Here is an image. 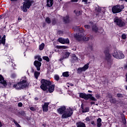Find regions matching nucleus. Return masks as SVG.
I'll return each mask as SVG.
<instances>
[{
  "instance_id": "1",
  "label": "nucleus",
  "mask_w": 127,
  "mask_h": 127,
  "mask_svg": "<svg viewBox=\"0 0 127 127\" xmlns=\"http://www.w3.org/2000/svg\"><path fill=\"white\" fill-rule=\"evenodd\" d=\"M74 37L77 41L80 42L83 39L84 41H88L89 39H94L93 36L86 37V35L84 34V29L81 28L79 30L78 33L74 34Z\"/></svg>"
},
{
  "instance_id": "2",
  "label": "nucleus",
  "mask_w": 127,
  "mask_h": 127,
  "mask_svg": "<svg viewBox=\"0 0 127 127\" xmlns=\"http://www.w3.org/2000/svg\"><path fill=\"white\" fill-rule=\"evenodd\" d=\"M29 84L27 80L25 79H20V81L17 83L16 84L13 85V88H15L16 90H22L25 89L27 87H28Z\"/></svg>"
},
{
  "instance_id": "3",
  "label": "nucleus",
  "mask_w": 127,
  "mask_h": 127,
  "mask_svg": "<svg viewBox=\"0 0 127 127\" xmlns=\"http://www.w3.org/2000/svg\"><path fill=\"white\" fill-rule=\"evenodd\" d=\"M104 53L105 55V60L107 61L108 65L109 66H112L113 64V60L112 59V55L110 54V48L109 47L106 48Z\"/></svg>"
},
{
  "instance_id": "4",
  "label": "nucleus",
  "mask_w": 127,
  "mask_h": 127,
  "mask_svg": "<svg viewBox=\"0 0 127 127\" xmlns=\"http://www.w3.org/2000/svg\"><path fill=\"white\" fill-rule=\"evenodd\" d=\"M41 85H40V88L44 91H47L48 87L52 85V83L50 80L45 79H42L41 80Z\"/></svg>"
},
{
  "instance_id": "5",
  "label": "nucleus",
  "mask_w": 127,
  "mask_h": 127,
  "mask_svg": "<svg viewBox=\"0 0 127 127\" xmlns=\"http://www.w3.org/2000/svg\"><path fill=\"white\" fill-rule=\"evenodd\" d=\"M79 98H81V99H84L85 101H88V100H89V101H94V102L97 101V99L94 97L93 95L90 93L87 94L85 93H80Z\"/></svg>"
},
{
  "instance_id": "6",
  "label": "nucleus",
  "mask_w": 127,
  "mask_h": 127,
  "mask_svg": "<svg viewBox=\"0 0 127 127\" xmlns=\"http://www.w3.org/2000/svg\"><path fill=\"white\" fill-rule=\"evenodd\" d=\"M32 2L33 1H30L29 0L24 1L23 5L20 6L21 9L23 10V12H27L28 9H29L31 5H32Z\"/></svg>"
},
{
  "instance_id": "7",
  "label": "nucleus",
  "mask_w": 127,
  "mask_h": 127,
  "mask_svg": "<svg viewBox=\"0 0 127 127\" xmlns=\"http://www.w3.org/2000/svg\"><path fill=\"white\" fill-rule=\"evenodd\" d=\"M73 115V110L71 108L66 109L65 112L62 115V119H68Z\"/></svg>"
},
{
  "instance_id": "8",
  "label": "nucleus",
  "mask_w": 127,
  "mask_h": 127,
  "mask_svg": "<svg viewBox=\"0 0 127 127\" xmlns=\"http://www.w3.org/2000/svg\"><path fill=\"white\" fill-rule=\"evenodd\" d=\"M112 55L113 57L116 58V59H118V60L124 59V58H125V55H124V53L121 51H114Z\"/></svg>"
},
{
  "instance_id": "9",
  "label": "nucleus",
  "mask_w": 127,
  "mask_h": 127,
  "mask_svg": "<svg viewBox=\"0 0 127 127\" xmlns=\"http://www.w3.org/2000/svg\"><path fill=\"white\" fill-rule=\"evenodd\" d=\"M114 22L115 23H116V25H118L119 27H124V26L126 25V23L118 17H116L114 19Z\"/></svg>"
},
{
  "instance_id": "10",
  "label": "nucleus",
  "mask_w": 127,
  "mask_h": 127,
  "mask_svg": "<svg viewBox=\"0 0 127 127\" xmlns=\"http://www.w3.org/2000/svg\"><path fill=\"white\" fill-rule=\"evenodd\" d=\"M112 10L113 13H120L123 10V8L120 5H117L112 7Z\"/></svg>"
},
{
  "instance_id": "11",
  "label": "nucleus",
  "mask_w": 127,
  "mask_h": 127,
  "mask_svg": "<svg viewBox=\"0 0 127 127\" xmlns=\"http://www.w3.org/2000/svg\"><path fill=\"white\" fill-rule=\"evenodd\" d=\"M121 118H119V123H123L124 125H126L127 124V120L126 119V117H125V114L123 113H121Z\"/></svg>"
},
{
  "instance_id": "12",
  "label": "nucleus",
  "mask_w": 127,
  "mask_h": 127,
  "mask_svg": "<svg viewBox=\"0 0 127 127\" xmlns=\"http://www.w3.org/2000/svg\"><path fill=\"white\" fill-rule=\"evenodd\" d=\"M42 64L41 62L37 60L34 62V65L37 68V71H40V67H41Z\"/></svg>"
},
{
  "instance_id": "13",
  "label": "nucleus",
  "mask_w": 127,
  "mask_h": 127,
  "mask_svg": "<svg viewBox=\"0 0 127 127\" xmlns=\"http://www.w3.org/2000/svg\"><path fill=\"white\" fill-rule=\"evenodd\" d=\"M49 106V102H46L44 105H42L43 112L44 113H47L48 112V106Z\"/></svg>"
},
{
  "instance_id": "14",
  "label": "nucleus",
  "mask_w": 127,
  "mask_h": 127,
  "mask_svg": "<svg viewBox=\"0 0 127 127\" xmlns=\"http://www.w3.org/2000/svg\"><path fill=\"white\" fill-rule=\"evenodd\" d=\"M66 111V107L61 106L60 108L57 109L58 113L60 115H63Z\"/></svg>"
},
{
  "instance_id": "15",
  "label": "nucleus",
  "mask_w": 127,
  "mask_h": 127,
  "mask_svg": "<svg viewBox=\"0 0 127 127\" xmlns=\"http://www.w3.org/2000/svg\"><path fill=\"white\" fill-rule=\"evenodd\" d=\"M110 103L111 104H116V105H123V101H118L116 99V98H112L110 100Z\"/></svg>"
},
{
  "instance_id": "16",
  "label": "nucleus",
  "mask_w": 127,
  "mask_h": 127,
  "mask_svg": "<svg viewBox=\"0 0 127 127\" xmlns=\"http://www.w3.org/2000/svg\"><path fill=\"white\" fill-rule=\"evenodd\" d=\"M0 84H2V85H3L4 87H6V86H7L6 81L4 80V78H3V76L1 74H0Z\"/></svg>"
},
{
  "instance_id": "17",
  "label": "nucleus",
  "mask_w": 127,
  "mask_h": 127,
  "mask_svg": "<svg viewBox=\"0 0 127 127\" xmlns=\"http://www.w3.org/2000/svg\"><path fill=\"white\" fill-rule=\"evenodd\" d=\"M55 89V85L51 84V85L48 86V90L49 93H53L54 92V89Z\"/></svg>"
},
{
  "instance_id": "18",
  "label": "nucleus",
  "mask_w": 127,
  "mask_h": 127,
  "mask_svg": "<svg viewBox=\"0 0 127 127\" xmlns=\"http://www.w3.org/2000/svg\"><path fill=\"white\" fill-rule=\"evenodd\" d=\"M53 1H54V0H47V6L48 7H51L53 5Z\"/></svg>"
},
{
  "instance_id": "19",
  "label": "nucleus",
  "mask_w": 127,
  "mask_h": 127,
  "mask_svg": "<svg viewBox=\"0 0 127 127\" xmlns=\"http://www.w3.org/2000/svg\"><path fill=\"white\" fill-rule=\"evenodd\" d=\"M92 30L93 32H95V33H98V27H97V25L94 24L91 27Z\"/></svg>"
},
{
  "instance_id": "20",
  "label": "nucleus",
  "mask_w": 127,
  "mask_h": 127,
  "mask_svg": "<svg viewBox=\"0 0 127 127\" xmlns=\"http://www.w3.org/2000/svg\"><path fill=\"white\" fill-rule=\"evenodd\" d=\"M63 20L64 23H69V22H70V17L68 15L64 17Z\"/></svg>"
},
{
  "instance_id": "21",
  "label": "nucleus",
  "mask_w": 127,
  "mask_h": 127,
  "mask_svg": "<svg viewBox=\"0 0 127 127\" xmlns=\"http://www.w3.org/2000/svg\"><path fill=\"white\" fill-rule=\"evenodd\" d=\"M5 35H4L1 39L0 40V45L2 44L3 45H5Z\"/></svg>"
},
{
  "instance_id": "22",
  "label": "nucleus",
  "mask_w": 127,
  "mask_h": 127,
  "mask_svg": "<svg viewBox=\"0 0 127 127\" xmlns=\"http://www.w3.org/2000/svg\"><path fill=\"white\" fill-rule=\"evenodd\" d=\"M77 127H86V124L85 123L79 122L76 123Z\"/></svg>"
},
{
  "instance_id": "23",
  "label": "nucleus",
  "mask_w": 127,
  "mask_h": 127,
  "mask_svg": "<svg viewBox=\"0 0 127 127\" xmlns=\"http://www.w3.org/2000/svg\"><path fill=\"white\" fill-rule=\"evenodd\" d=\"M90 112V107H85V109L83 108V110H82V113L85 114V113H88Z\"/></svg>"
},
{
  "instance_id": "24",
  "label": "nucleus",
  "mask_w": 127,
  "mask_h": 127,
  "mask_svg": "<svg viewBox=\"0 0 127 127\" xmlns=\"http://www.w3.org/2000/svg\"><path fill=\"white\" fill-rule=\"evenodd\" d=\"M24 111H21V112H18L16 113V116H18V117H20V116H24Z\"/></svg>"
},
{
  "instance_id": "25",
  "label": "nucleus",
  "mask_w": 127,
  "mask_h": 127,
  "mask_svg": "<svg viewBox=\"0 0 127 127\" xmlns=\"http://www.w3.org/2000/svg\"><path fill=\"white\" fill-rule=\"evenodd\" d=\"M39 75H40V72L38 71H35L34 72V77L36 79H38V77H39Z\"/></svg>"
},
{
  "instance_id": "26",
  "label": "nucleus",
  "mask_w": 127,
  "mask_h": 127,
  "mask_svg": "<svg viewBox=\"0 0 127 127\" xmlns=\"http://www.w3.org/2000/svg\"><path fill=\"white\" fill-rule=\"evenodd\" d=\"M89 65H90V64L87 63L85 65H84L82 67V69H83V70L86 71L87 69H89Z\"/></svg>"
},
{
  "instance_id": "27",
  "label": "nucleus",
  "mask_w": 127,
  "mask_h": 127,
  "mask_svg": "<svg viewBox=\"0 0 127 127\" xmlns=\"http://www.w3.org/2000/svg\"><path fill=\"white\" fill-rule=\"evenodd\" d=\"M34 58L35 59H37L39 62H42V59L40 56H36Z\"/></svg>"
},
{
  "instance_id": "28",
  "label": "nucleus",
  "mask_w": 127,
  "mask_h": 127,
  "mask_svg": "<svg viewBox=\"0 0 127 127\" xmlns=\"http://www.w3.org/2000/svg\"><path fill=\"white\" fill-rule=\"evenodd\" d=\"M72 61H78V57L76 56V55L73 54L71 57Z\"/></svg>"
},
{
  "instance_id": "29",
  "label": "nucleus",
  "mask_w": 127,
  "mask_h": 127,
  "mask_svg": "<svg viewBox=\"0 0 127 127\" xmlns=\"http://www.w3.org/2000/svg\"><path fill=\"white\" fill-rule=\"evenodd\" d=\"M63 77H68L70 76V74H69V71H65L63 73Z\"/></svg>"
},
{
  "instance_id": "30",
  "label": "nucleus",
  "mask_w": 127,
  "mask_h": 127,
  "mask_svg": "<svg viewBox=\"0 0 127 127\" xmlns=\"http://www.w3.org/2000/svg\"><path fill=\"white\" fill-rule=\"evenodd\" d=\"M45 21L46 23H48V24H50V23H51V19L50 18H49V17H47L45 18Z\"/></svg>"
},
{
  "instance_id": "31",
  "label": "nucleus",
  "mask_w": 127,
  "mask_h": 127,
  "mask_svg": "<svg viewBox=\"0 0 127 127\" xmlns=\"http://www.w3.org/2000/svg\"><path fill=\"white\" fill-rule=\"evenodd\" d=\"M69 56H70V53L65 52V53L63 56V57L64 58V59H67V58H68Z\"/></svg>"
},
{
  "instance_id": "32",
  "label": "nucleus",
  "mask_w": 127,
  "mask_h": 127,
  "mask_svg": "<svg viewBox=\"0 0 127 127\" xmlns=\"http://www.w3.org/2000/svg\"><path fill=\"white\" fill-rule=\"evenodd\" d=\"M85 71L83 68V67H79L77 70V72L78 74H81L82 72Z\"/></svg>"
},
{
  "instance_id": "33",
  "label": "nucleus",
  "mask_w": 127,
  "mask_h": 127,
  "mask_svg": "<svg viewBox=\"0 0 127 127\" xmlns=\"http://www.w3.org/2000/svg\"><path fill=\"white\" fill-rule=\"evenodd\" d=\"M52 22L53 25H55L57 24V19L56 18H53L52 20Z\"/></svg>"
},
{
  "instance_id": "34",
  "label": "nucleus",
  "mask_w": 127,
  "mask_h": 127,
  "mask_svg": "<svg viewBox=\"0 0 127 127\" xmlns=\"http://www.w3.org/2000/svg\"><path fill=\"white\" fill-rule=\"evenodd\" d=\"M70 44V41L69 40V39H64V43L63 44Z\"/></svg>"
},
{
  "instance_id": "35",
  "label": "nucleus",
  "mask_w": 127,
  "mask_h": 127,
  "mask_svg": "<svg viewBox=\"0 0 127 127\" xmlns=\"http://www.w3.org/2000/svg\"><path fill=\"white\" fill-rule=\"evenodd\" d=\"M45 46V45L44 44V43H42L39 46V50H40V51H42V50H43L44 49Z\"/></svg>"
},
{
  "instance_id": "36",
  "label": "nucleus",
  "mask_w": 127,
  "mask_h": 127,
  "mask_svg": "<svg viewBox=\"0 0 127 127\" xmlns=\"http://www.w3.org/2000/svg\"><path fill=\"white\" fill-rule=\"evenodd\" d=\"M64 38H63L62 37H60L58 39V41H59L60 42V43H61V44H63L64 42Z\"/></svg>"
},
{
  "instance_id": "37",
  "label": "nucleus",
  "mask_w": 127,
  "mask_h": 127,
  "mask_svg": "<svg viewBox=\"0 0 127 127\" xmlns=\"http://www.w3.org/2000/svg\"><path fill=\"white\" fill-rule=\"evenodd\" d=\"M43 60H45V61H47V62H49L50 61V60L49 59V58L48 56H44L43 57Z\"/></svg>"
},
{
  "instance_id": "38",
  "label": "nucleus",
  "mask_w": 127,
  "mask_h": 127,
  "mask_svg": "<svg viewBox=\"0 0 127 127\" xmlns=\"http://www.w3.org/2000/svg\"><path fill=\"white\" fill-rule=\"evenodd\" d=\"M54 79L56 80V81H58L60 79V77L58 75H56L54 76Z\"/></svg>"
},
{
  "instance_id": "39",
  "label": "nucleus",
  "mask_w": 127,
  "mask_h": 127,
  "mask_svg": "<svg viewBox=\"0 0 127 127\" xmlns=\"http://www.w3.org/2000/svg\"><path fill=\"white\" fill-rule=\"evenodd\" d=\"M117 96L118 98H124V95L122 93H118Z\"/></svg>"
},
{
  "instance_id": "40",
  "label": "nucleus",
  "mask_w": 127,
  "mask_h": 127,
  "mask_svg": "<svg viewBox=\"0 0 127 127\" xmlns=\"http://www.w3.org/2000/svg\"><path fill=\"white\" fill-rule=\"evenodd\" d=\"M74 12L75 13V14L77 16H79V15H80V14L81 13V12H80V11H76V10H74Z\"/></svg>"
},
{
  "instance_id": "41",
  "label": "nucleus",
  "mask_w": 127,
  "mask_h": 127,
  "mask_svg": "<svg viewBox=\"0 0 127 127\" xmlns=\"http://www.w3.org/2000/svg\"><path fill=\"white\" fill-rule=\"evenodd\" d=\"M11 78H12V79L16 78V74L15 73H12L11 75Z\"/></svg>"
},
{
  "instance_id": "42",
  "label": "nucleus",
  "mask_w": 127,
  "mask_h": 127,
  "mask_svg": "<svg viewBox=\"0 0 127 127\" xmlns=\"http://www.w3.org/2000/svg\"><path fill=\"white\" fill-rule=\"evenodd\" d=\"M122 39H127V35L123 34L122 35Z\"/></svg>"
},
{
  "instance_id": "43",
  "label": "nucleus",
  "mask_w": 127,
  "mask_h": 127,
  "mask_svg": "<svg viewBox=\"0 0 127 127\" xmlns=\"http://www.w3.org/2000/svg\"><path fill=\"white\" fill-rule=\"evenodd\" d=\"M102 123V119L99 118L97 120V123Z\"/></svg>"
},
{
  "instance_id": "44",
  "label": "nucleus",
  "mask_w": 127,
  "mask_h": 127,
  "mask_svg": "<svg viewBox=\"0 0 127 127\" xmlns=\"http://www.w3.org/2000/svg\"><path fill=\"white\" fill-rule=\"evenodd\" d=\"M84 27L85 28H87V29L91 28V26L89 25H85Z\"/></svg>"
},
{
  "instance_id": "45",
  "label": "nucleus",
  "mask_w": 127,
  "mask_h": 127,
  "mask_svg": "<svg viewBox=\"0 0 127 127\" xmlns=\"http://www.w3.org/2000/svg\"><path fill=\"white\" fill-rule=\"evenodd\" d=\"M22 106H23V104H22V103L19 102L18 103V107L21 108V107H22Z\"/></svg>"
},
{
  "instance_id": "46",
  "label": "nucleus",
  "mask_w": 127,
  "mask_h": 127,
  "mask_svg": "<svg viewBox=\"0 0 127 127\" xmlns=\"http://www.w3.org/2000/svg\"><path fill=\"white\" fill-rule=\"evenodd\" d=\"M30 110L31 111H32L33 112H34V111H36V110L35 109V108L33 107H31L30 108Z\"/></svg>"
},
{
  "instance_id": "47",
  "label": "nucleus",
  "mask_w": 127,
  "mask_h": 127,
  "mask_svg": "<svg viewBox=\"0 0 127 127\" xmlns=\"http://www.w3.org/2000/svg\"><path fill=\"white\" fill-rule=\"evenodd\" d=\"M68 48V47L66 46H62V49H67Z\"/></svg>"
},
{
  "instance_id": "48",
  "label": "nucleus",
  "mask_w": 127,
  "mask_h": 127,
  "mask_svg": "<svg viewBox=\"0 0 127 127\" xmlns=\"http://www.w3.org/2000/svg\"><path fill=\"white\" fill-rule=\"evenodd\" d=\"M100 94H97L95 95V98H96V99H100Z\"/></svg>"
},
{
  "instance_id": "49",
  "label": "nucleus",
  "mask_w": 127,
  "mask_h": 127,
  "mask_svg": "<svg viewBox=\"0 0 127 127\" xmlns=\"http://www.w3.org/2000/svg\"><path fill=\"white\" fill-rule=\"evenodd\" d=\"M91 124L93 126V127H96V124L95 123V121H92L91 122Z\"/></svg>"
},
{
  "instance_id": "50",
  "label": "nucleus",
  "mask_w": 127,
  "mask_h": 127,
  "mask_svg": "<svg viewBox=\"0 0 127 127\" xmlns=\"http://www.w3.org/2000/svg\"><path fill=\"white\" fill-rule=\"evenodd\" d=\"M13 123H14V125H15V126H17V125H18V123L17 122H16V121H15V120H13Z\"/></svg>"
},
{
  "instance_id": "51",
  "label": "nucleus",
  "mask_w": 127,
  "mask_h": 127,
  "mask_svg": "<svg viewBox=\"0 0 127 127\" xmlns=\"http://www.w3.org/2000/svg\"><path fill=\"white\" fill-rule=\"evenodd\" d=\"M97 127H102V123H97Z\"/></svg>"
},
{
  "instance_id": "52",
  "label": "nucleus",
  "mask_w": 127,
  "mask_h": 127,
  "mask_svg": "<svg viewBox=\"0 0 127 127\" xmlns=\"http://www.w3.org/2000/svg\"><path fill=\"white\" fill-rule=\"evenodd\" d=\"M85 121L86 122H90V121H91V119H90V118H89V117H86Z\"/></svg>"
},
{
  "instance_id": "53",
  "label": "nucleus",
  "mask_w": 127,
  "mask_h": 127,
  "mask_svg": "<svg viewBox=\"0 0 127 127\" xmlns=\"http://www.w3.org/2000/svg\"><path fill=\"white\" fill-rule=\"evenodd\" d=\"M81 110H84V104H83V103H81Z\"/></svg>"
},
{
  "instance_id": "54",
  "label": "nucleus",
  "mask_w": 127,
  "mask_h": 127,
  "mask_svg": "<svg viewBox=\"0 0 127 127\" xmlns=\"http://www.w3.org/2000/svg\"><path fill=\"white\" fill-rule=\"evenodd\" d=\"M57 47L58 49H62V46H57Z\"/></svg>"
},
{
  "instance_id": "55",
  "label": "nucleus",
  "mask_w": 127,
  "mask_h": 127,
  "mask_svg": "<svg viewBox=\"0 0 127 127\" xmlns=\"http://www.w3.org/2000/svg\"><path fill=\"white\" fill-rule=\"evenodd\" d=\"M64 59H65V58H64V57H63V58L60 59L59 61H63V60H64Z\"/></svg>"
},
{
  "instance_id": "56",
  "label": "nucleus",
  "mask_w": 127,
  "mask_h": 127,
  "mask_svg": "<svg viewBox=\"0 0 127 127\" xmlns=\"http://www.w3.org/2000/svg\"><path fill=\"white\" fill-rule=\"evenodd\" d=\"M72 2H77L78 0H71Z\"/></svg>"
},
{
  "instance_id": "57",
  "label": "nucleus",
  "mask_w": 127,
  "mask_h": 127,
  "mask_svg": "<svg viewBox=\"0 0 127 127\" xmlns=\"http://www.w3.org/2000/svg\"><path fill=\"white\" fill-rule=\"evenodd\" d=\"M35 101H38V100H39V98H38V97H35L34 98Z\"/></svg>"
},
{
  "instance_id": "58",
  "label": "nucleus",
  "mask_w": 127,
  "mask_h": 127,
  "mask_svg": "<svg viewBox=\"0 0 127 127\" xmlns=\"http://www.w3.org/2000/svg\"><path fill=\"white\" fill-rule=\"evenodd\" d=\"M90 104L92 106V105H95V102H91Z\"/></svg>"
},
{
  "instance_id": "59",
  "label": "nucleus",
  "mask_w": 127,
  "mask_h": 127,
  "mask_svg": "<svg viewBox=\"0 0 127 127\" xmlns=\"http://www.w3.org/2000/svg\"><path fill=\"white\" fill-rule=\"evenodd\" d=\"M82 1H83V2H85L86 3H87L88 2V0H83Z\"/></svg>"
},
{
  "instance_id": "60",
  "label": "nucleus",
  "mask_w": 127,
  "mask_h": 127,
  "mask_svg": "<svg viewBox=\"0 0 127 127\" xmlns=\"http://www.w3.org/2000/svg\"><path fill=\"white\" fill-rule=\"evenodd\" d=\"M2 126L3 125H2V124H1V122L0 121V127H2Z\"/></svg>"
},
{
  "instance_id": "61",
  "label": "nucleus",
  "mask_w": 127,
  "mask_h": 127,
  "mask_svg": "<svg viewBox=\"0 0 127 127\" xmlns=\"http://www.w3.org/2000/svg\"><path fill=\"white\" fill-rule=\"evenodd\" d=\"M124 68L125 69H127V64H126V65L124 66Z\"/></svg>"
},
{
  "instance_id": "62",
  "label": "nucleus",
  "mask_w": 127,
  "mask_h": 127,
  "mask_svg": "<svg viewBox=\"0 0 127 127\" xmlns=\"http://www.w3.org/2000/svg\"><path fill=\"white\" fill-rule=\"evenodd\" d=\"M17 127H22L21 126H20V125L19 124L17 125L16 126Z\"/></svg>"
},
{
  "instance_id": "63",
  "label": "nucleus",
  "mask_w": 127,
  "mask_h": 127,
  "mask_svg": "<svg viewBox=\"0 0 127 127\" xmlns=\"http://www.w3.org/2000/svg\"><path fill=\"white\" fill-rule=\"evenodd\" d=\"M88 93H92V91L91 90H88Z\"/></svg>"
},
{
  "instance_id": "64",
  "label": "nucleus",
  "mask_w": 127,
  "mask_h": 127,
  "mask_svg": "<svg viewBox=\"0 0 127 127\" xmlns=\"http://www.w3.org/2000/svg\"><path fill=\"white\" fill-rule=\"evenodd\" d=\"M22 19H21V18H18V20H22Z\"/></svg>"
}]
</instances>
